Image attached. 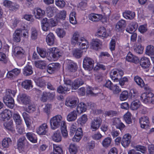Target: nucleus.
Instances as JSON below:
<instances>
[{
    "label": "nucleus",
    "instance_id": "f257e3e1",
    "mask_svg": "<svg viewBox=\"0 0 154 154\" xmlns=\"http://www.w3.org/2000/svg\"><path fill=\"white\" fill-rule=\"evenodd\" d=\"M64 81L65 85L63 86H59L57 88V91L59 93L65 94L70 90L71 87L72 90H76L84 84V81L80 79H76L72 82L69 79L64 78Z\"/></svg>",
    "mask_w": 154,
    "mask_h": 154
},
{
    "label": "nucleus",
    "instance_id": "f03ea898",
    "mask_svg": "<svg viewBox=\"0 0 154 154\" xmlns=\"http://www.w3.org/2000/svg\"><path fill=\"white\" fill-rule=\"evenodd\" d=\"M17 90L16 89H8L6 92L5 96L3 97V101L6 105L10 108H12L14 105V101L12 97H14Z\"/></svg>",
    "mask_w": 154,
    "mask_h": 154
},
{
    "label": "nucleus",
    "instance_id": "7ed1b4c3",
    "mask_svg": "<svg viewBox=\"0 0 154 154\" xmlns=\"http://www.w3.org/2000/svg\"><path fill=\"white\" fill-rule=\"evenodd\" d=\"M59 21L55 17L48 19L47 18H44L42 20V27L43 31H47L50 27H54L57 25Z\"/></svg>",
    "mask_w": 154,
    "mask_h": 154
},
{
    "label": "nucleus",
    "instance_id": "20e7f679",
    "mask_svg": "<svg viewBox=\"0 0 154 154\" xmlns=\"http://www.w3.org/2000/svg\"><path fill=\"white\" fill-rule=\"evenodd\" d=\"M62 116L60 115L55 116L51 118L50 121V128L52 130H55L58 128L61 125L62 126Z\"/></svg>",
    "mask_w": 154,
    "mask_h": 154
},
{
    "label": "nucleus",
    "instance_id": "39448f33",
    "mask_svg": "<svg viewBox=\"0 0 154 154\" xmlns=\"http://www.w3.org/2000/svg\"><path fill=\"white\" fill-rule=\"evenodd\" d=\"M141 97L144 103L154 104V94L151 92L144 93L141 95Z\"/></svg>",
    "mask_w": 154,
    "mask_h": 154
},
{
    "label": "nucleus",
    "instance_id": "423d86ee",
    "mask_svg": "<svg viewBox=\"0 0 154 154\" xmlns=\"http://www.w3.org/2000/svg\"><path fill=\"white\" fill-rule=\"evenodd\" d=\"M52 57L54 60H57L60 57L64 55V52L62 50L56 47H53L49 49Z\"/></svg>",
    "mask_w": 154,
    "mask_h": 154
},
{
    "label": "nucleus",
    "instance_id": "0eeeda50",
    "mask_svg": "<svg viewBox=\"0 0 154 154\" xmlns=\"http://www.w3.org/2000/svg\"><path fill=\"white\" fill-rule=\"evenodd\" d=\"M79 102V100L77 97L75 96H70L66 98L65 104L67 107L72 108L76 106Z\"/></svg>",
    "mask_w": 154,
    "mask_h": 154
},
{
    "label": "nucleus",
    "instance_id": "6e6552de",
    "mask_svg": "<svg viewBox=\"0 0 154 154\" xmlns=\"http://www.w3.org/2000/svg\"><path fill=\"white\" fill-rule=\"evenodd\" d=\"M94 64V61L92 58L86 57L83 60V67L85 70H90L93 68Z\"/></svg>",
    "mask_w": 154,
    "mask_h": 154
},
{
    "label": "nucleus",
    "instance_id": "1a4fd4ad",
    "mask_svg": "<svg viewBox=\"0 0 154 154\" xmlns=\"http://www.w3.org/2000/svg\"><path fill=\"white\" fill-rule=\"evenodd\" d=\"M124 75V72L121 69H114L111 71L110 73V77L114 81L117 82L118 78H121Z\"/></svg>",
    "mask_w": 154,
    "mask_h": 154
},
{
    "label": "nucleus",
    "instance_id": "9d476101",
    "mask_svg": "<svg viewBox=\"0 0 154 154\" xmlns=\"http://www.w3.org/2000/svg\"><path fill=\"white\" fill-rule=\"evenodd\" d=\"M102 122V120L99 117L95 118L91 121L90 123V129L93 131H95L100 126Z\"/></svg>",
    "mask_w": 154,
    "mask_h": 154
},
{
    "label": "nucleus",
    "instance_id": "9b49d317",
    "mask_svg": "<svg viewBox=\"0 0 154 154\" xmlns=\"http://www.w3.org/2000/svg\"><path fill=\"white\" fill-rule=\"evenodd\" d=\"M17 100L20 103L24 105L29 104L30 102V98L25 94H20L18 96Z\"/></svg>",
    "mask_w": 154,
    "mask_h": 154
},
{
    "label": "nucleus",
    "instance_id": "f8f14e48",
    "mask_svg": "<svg viewBox=\"0 0 154 154\" xmlns=\"http://www.w3.org/2000/svg\"><path fill=\"white\" fill-rule=\"evenodd\" d=\"M48 127L46 123L42 124L36 129V132L39 135H45L48 132Z\"/></svg>",
    "mask_w": 154,
    "mask_h": 154
},
{
    "label": "nucleus",
    "instance_id": "ddd939ff",
    "mask_svg": "<svg viewBox=\"0 0 154 154\" xmlns=\"http://www.w3.org/2000/svg\"><path fill=\"white\" fill-rule=\"evenodd\" d=\"M13 53L15 56L18 58L23 57L25 56V51L21 48L18 46L14 48L13 50Z\"/></svg>",
    "mask_w": 154,
    "mask_h": 154
},
{
    "label": "nucleus",
    "instance_id": "4468645a",
    "mask_svg": "<svg viewBox=\"0 0 154 154\" xmlns=\"http://www.w3.org/2000/svg\"><path fill=\"white\" fill-rule=\"evenodd\" d=\"M60 64L58 63H52L48 65L47 71L50 74L52 73L59 69Z\"/></svg>",
    "mask_w": 154,
    "mask_h": 154
},
{
    "label": "nucleus",
    "instance_id": "2eb2a0df",
    "mask_svg": "<svg viewBox=\"0 0 154 154\" xmlns=\"http://www.w3.org/2000/svg\"><path fill=\"white\" fill-rule=\"evenodd\" d=\"M140 123L141 128H146L149 124V120L148 117L146 116H143L139 119Z\"/></svg>",
    "mask_w": 154,
    "mask_h": 154
},
{
    "label": "nucleus",
    "instance_id": "dca6fc26",
    "mask_svg": "<svg viewBox=\"0 0 154 154\" xmlns=\"http://www.w3.org/2000/svg\"><path fill=\"white\" fill-rule=\"evenodd\" d=\"M83 135V133L82 128H78L72 139V140L74 142H79L82 139Z\"/></svg>",
    "mask_w": 154,
    "mask_h": 154
},
{
    "label": "nucleus",
    "instance_id": "f3484780",
    "mask_svg": "<svg viewBox=\"0 0 154 154\" xmlns=\"http://www.w3.org/2000/svg\"><path fill=\"white\" fill-rule=\"evenodd\" d=\"M131 136L129 134L124 135L121 142L122 146L125 148L128 147L131 142Z\"/></svg>",
    "mask_w": 154,
    "mask_h": 154
},
{
    "label": "nucleus",
    "instance_id": "a211bd4d",
    "mask_svg": "<svg viewBox=\"0 0 154 154\" xmlns=\"http://www.w3.org/2000/svg\"><path fill=\"white\" fill-rule=\"evenodd\" d=\"M150 64L149 59L146 57H143L140 59V65L143 68H148L150 66Z\"/></svg>",
    "mask_w": 154,
    "mask_h": 154
},
{
    "label": "nucleus",
    "instance_id": "6ab92c4d",
    "mask_svg": "<svg viewBox=\"0 0 154 154\" xmlns=\"http://www.w3.org/2000/svg\"><path fill=\"white\" fill-rule=\"evenodd\" d=\"M81 37L80 34L77 31L75 32L73 34L71 39V42L72 44L75 45H78L80 41Z\"/></svg>",
    "mask_w": 154,
    "mask_h": 154
},
{
    "label": "nucleus",
    "instance_id": "aec40b11",
    "mask_svg": "<svg viewBox=\"0 0 154 154\" xmlns=\"http://www.w3.org/2000/svg\"><path fill=\"white\" fill-rule=\"evenodd\" d=\"M113 125H115L117 128L119 129L122 131L125 127L124 124L120 121L119 118H114L112 121Z\"/></svg>",
    "mask_w": 154,
    "mask_h": 154
},
{
    "label": "nucleus",
    "instance_id": "412c9836",
    "mask_svg": "<svg viewBox=\"0 0 154 154\" xmlns=\"http://www.w3.org/2000/svg\"><path fill=\"white\" fill-rule=\"evenodd\" d=\"M95 35L96 36L100 38H106L108 35L106 32V29L104 27L98 29Z\"/></svg>",
    "mask_w": 154,
    "mask_h": 154
},
{
    "label": "nucleus",
    "instance_id": "4be33fe9",
    "mask_svg": "<svg viewBox=\"0 0 154 154\" xmlns=\"http://www.w3.org/2000/svg\"><path fill=\"white\" fill-rule=\"evenodd\" d=\"M80 41L78 45L81 49H87L89 47V42L84 37H81Z\"/></svg>",
    "mask_w": 154,
    "mask_h": 154
},
{
    "label": "nucleus",
    "instance_id": "5701e85b",
    "mask_svg": "<svg viewBox=\"0 0 154 154\" xmlns=\"http://www.w3.org/2000/svg\"><path fill=\"white\" fill-rule=\"evenodd\" d=\"M34 12L35 17L38 19H41L45 14V11L40 8H35Z\"/></svg>",
    "mask_w": 154,
    "mask_h": 154
},
{
    "label": "nucleus",
    "instance_id": "b1692460",
    "mask_svg": "<svg viewBox=\"0 0 154 154\" xmlns=\"http://www.w3.org/2000/svg\"><path fill=\"white\" fill-rule=\"evenodd\" d=\"M23 32V29H17L15 31L13 35V39L14 42H18L21 39L20 33Z\"/></svg>",
    "mask_w": 154,
    "mask_h": 154
},
{
    "label": "nucleus",
    "instance_id": "393cba45",
    "mask_svg": "<svg viewBox=\"0 0 154 154\" xmlns=\"http://www.w3.org/2000/svg\"><path fill=\"white\" fill-rule=\"evenodd\" d=\"M126 24L125 20H121L116 23L115 27L116 30L118 32L122 31L125 27Z\"/></svg>",
    "mask_w": 154,
    "mask_h": 154
},
{
    "label": "nucleus",
    "instance_id": "a878e982",
    "mask_svg": "<svg viewBox=\"0 0 154 154\" xmlns=\"http://www.w3.org/2000/svg\"><path fill=\"white\" fill-rule=\"evenodd\" d=\"M126 60L129 62H132L135 63L139 61L138 57L133 55L131 52H129L126 57Z\"/></svg>",
    "mask_w": 154,
    "mask_h": 154
},
{
    "label": "nucleus",
    "instance_id": "bb28decb",
    "mask_svg": "<svg viewBox=\"0 0 154 154\" xmlns=\"http://www.w3.org/2000/svg\"><path fill=\"white\" fill-rule=\"evenodd\" d=\"M138 27V24L137 23L132 22L126 28V31L129 33H132L137 29Z\"/></svg>",
    "mask_w": 154,
    "mask_h": 154
},
{
    "label": "nucleus",
    "instance_id": "cd10ccee",
    "mask_svg": "<svg viewBox=\"0 0 154 154\" xmlns=\"http://www.w3.org/2000/svg\"><path fill=\"white\" fill-rule=\"evenodd\" d=\"M102 17V15L94 13H91L88 16L89 20L94 22L99 21L101 19Z\"/></svg>",
    "mask_w": 154,
    "mask_h": 154
},
{
    "label": "nucleus",
    "instance_id": "c85d7f7f",
    "mask_svg": "<svg viewBox=\"0 0 154 154\" xmlns=\"http://www.w3.org/2000/svg\"><path fill=\"white\" fill-rule=\"evenodd\" d=\"M13 118L15 122L16 125H20L23 124L22 119L18 112H15L14 113Z\"/></svg>",
    "mask_w": 154,
    "mask_h": 154
},
{
    "label": "nucleus",
    "instance_id": "c756f323",
    "mask_svg": "<svg viewBox=\"0 0 154 154\" xmlns=\"http://www.w3.org/2000/svg\"><path fill=\"white\" fill-rule=\"evenodd\" d=\"M55 37L52 32L49 33L46 36V41L48 45H52L54 43Z\"/></svg>",
    "mask_w": 154,
    "mask_h": 154
},
{
    "label": "nucleus",
    "instance_id": "7c9ffc66",
    "mask_svg": "<svg viewBox=\"0 0 154 154\" xmlns=\"http://www.w3.org/2000/svg\"><path fill=\"white\" fill-rule=\"evenodd\" d=\"M88 120V117L87 115L84 114L80 116L78 119L77 122L78 124L81 126L85 125L87 122Z\"/></svg>",
    "mask_w": 154,
    "mask_h": 154
},
{
    "label": "nucleus",
    "instance_id": "2f4dec72",
    "mask_svg": "<svg viewBox=\"0 0 154 154\" xmlns=\"http://www.w3.org/2000/svg\"><path fill=\"white\" fill-rule=\"evenodd\" d=\"M77 112L75 110L70 112L67 116V121L69 122L75 121L77 117Z\"/></svg>",
    "mask_w": 154,
    "mask_h": 154
},
{
    "label": "nucleus",
    "instance_id": "473e14b6",
    "mask_svg": "<svg viewBox=\"0 0 154 154\" xmlns=\"http://www.w3.org/2000/svg\"><path fill=\"white\" fill-rule=\"evenodd\" d=\"M87 108V105L84 103L81 102L78 104L76 107V112L78 113H82L86 111Z\"/></svg>",
    "mask_w": 154,
    "mask_h": 154
},
{
    "label": "nucleus",
    "instance_id": "72a5a7b5",
    "mask_svg": "<svg viewBox=\"0 0 154 154\" xmlns=\"http://www.w3.org/2000/svg\"><path fill=\"white\" fill-rule=\"evenodd\" d=\"M26 136L27 139L32 143H35L37 142V138L36 136L32 132L26 133Z\"/></svg>",
    "mask_w": 154,
    "mask_h": 154
},
{
    "label": "nucleus",
    "instance_id": "f704fd0d",
    "mask_svg": "<svg viewBox=\"0 0 154 154\" xmlns=\"http://www.w3.org/2000/svg\"><path fill=\"white\" fill-rule=\"evenodd\" d=\"M66 11L62 10L60 11L59 13H57L55 16V17L57 18L59 21L60 20H64L66 19Z\"/></svg>",
    "mask_w": 154,
    "mask_h": 154
},
{
    "label": "nucleus",
    "instance_id": "c9c22d12",
    "mask_svg": "<svg viewBox=\"0 0 154 154\" xmlns=\"http://www.w3.org/2000/svg\"><path fill=\"white\" fill-rule=\"evenodd\" d=\"M56 9L55 8L51 6L48 7L45 11L47 17H53L56 12Z\"/></svg>",
    "mask_w": 154,
    "mask_h": 154
},
{
    "label": "nucleus",
    "instance_id": "e433bc0d",
    "mask_svg": "<svg viewBox=\"0 0 154 154\" xmlns=\"http://www.w3.org/2000/svg\"><path fill=\"white\" fill-rule=\"evenodd\" d=\"M53 141L56 142H59L62 140V137L59 131L55 132L52 136Z\"/></svg>",
    "mask_w": 154,
    "mask_h": 154
},
{
    "label": "nucleus",
    "instance_id": "4c0bfd02",
    "mask_svg": "<svg viewBox=\"0 0 154 154\" xmlns=\"http://www.w3.org/2000/svg\"><path fill=\"white\" fill-rule=\"evenodd\" d=\"M33 72L32 68L31 66L27 65L23 69V74L25 76H29Z\"/></svg>",
    "mask_w": 154,
    "mask_h": 154
},
{
    "label": "nucleus",
    "instance_id": "58836bf2",
    "mask_svg": "<svg viewBox=\"0 0 154 154\" xmlns=\"http://www.w3.org/2000/svg\"><path fill=\"white\" fill-rule=\"evenodd\" d=\"M53 147L54 154H63V149L60 145L53 144Z\"/></svg>",
    "mask_w": 154,
    "mask_h": 154
},
{
    "label": "nucleus",
    "instance_id": "ea45409f",
    "mask_svg": "<svg viewBox=\"0 0 154 154\" xmlns=\"http://www.w3.org/2000/svg\"><path fill=\"white\" fill-rule=\"evenodd\" d=\"M123 15L126 19L131 20L134 17L135 13L133 12L127 11L123 13Z\"/></svg>",
    "mask_w": 154,
    "mask_h": 154
},
{
    "label": "nucleus",
    "instance_id": "a19ab883",
    "mask_svg": "<svg viewBox=\"0 0 154 154\" xmlns=\"http://www.w3.org/2000/svg\"><path fill=\"white\" fill-rule=\"evenodd\" d=\"M22 86L25 89L29 90L32 88V81L30 80H26L24 81L22 83Z\"/></svg>",
    "mask_w": 154,
    "mask_h": 154
},
{
    "label": "nucleus",
    "instance_id": "79ce46f5",
    "mask_svg": "<svg viewBox=\"0 0 154 154\" xmlns=\"http://www.w3.org/2000/svg\"><path fill=\"white\" fill-rule=\"evenodd\" d=\"M12 112L10 110L5 109L2 112L1 116L2 119H8L12 116Z\"/></svg>",
    "mask_w": 154,
    "mask_h": 154
},
{
    "label": "nucleus",
    "instance_id": "37998d69",
    "mask_svg": "<svg viewBox=\"0 0 154 154\" xmlns=\"http://www.w3.org/2000/svg\"><path fill=\"white\" fill-rule=\"evenodd\" d=\"M101 42L100 40L97 39H93L91 43L93 49L97 50L99 48L100 45H101Z\"/></svg>",
    "mask_w": 154,
    "mask_h": 154
},
{
    "label": "nucleus",
    "instance_id": "c03bdc74",
    "mask_svg": "<svg viewBox=\"0 0 154 154\" xmlns=\"http://www.w3.org/2000/svg\"><path fill=\"white\" fill-rule=\"evenodd\" d=\"M12 143L11 139L9 137H5L2 142V145L3 148L8 147Z\"/></svg>",
    "mask_w": 154,
    "mask_h": 154
},
{
    "label": "nucleus",
    "instance_id": "a18cd8bd",
    "mask_svg": "<svg viewBox=\"0 0 154 154\" xmlns=\"http://www.w3.org/2000/svg\"><path fill=\"white\" fill-rule=\"evenodd\" d=\"M140 106V103L139 100H136L131 103L130 108L132 110H135L139 108Z\"/></svg>",
    "mask_w": 154,
    "mask_h": 154
},
{
    "label": "nucleus",
    "instance_id": "49530a36",
    "mask_svg": "<svg viewBox=\"0 0 154 154\" xmlns=\"http://www.w3.org/2000/svg\"><path fill=\"white\" fill-rule=\"evenodd\" d=\"M35 82L38 86L41 88H44L46 86V82L45 80L41 78L35 79Z\"/></svg>",
    "mask_w": 154,
    "mask_h": 154
},
{
    "label": "nucleus",
    "instance_id": "de8ad7c7",
    "mask_svg": "<svg viewBox=\"0 0 154 154\" xmlns=\"http://www.w3.org/2000/svg\"><path fill=\"white\" fill-rule=\"evenodd\" d=\"M61 131L62 135L64 137H66L68 136V132L66 129V122L65 121L62 122Z\"/></svg>",
    "mask_w": 154,
    "mask_h": 154
},
{
    "label": "nucleus",
    "instance_id": "09e8293b",
    "mask_svg": "<svg viewBox=\"0 0 154 154\" xmlns=\"http://www.w3.org/2000/svg\"><path fill=\"white\" fill-rule=\"evenodd\" d=\"M83 52L80 49L77 48L74 49L72 51L73 55L77 58H79L82 55Z\"/></svg>",
    "mask_w": 154,
    "mask_h": 154
},
{
    "label": "nucleus",
    "instance_id": "8fccbe9b",
    "mask_svg": "<svg viewBox=\"0 0 154 154\" xmlns=\"http://www.w3.org/2000/svg\"><path fill=\"white\" fill-rule=\"evenodd\" d=\"M76 13L75 11L71 12L69 14V20L71 23L75 25L77 23L75 18Z\"/></svg>",
    "mask_w": 154,
    "mask_h": 154
},
{
    "label": "nucleus",
    "instance_id": "3c124183",
    "mask_svg": "<svg viewBox=\"0 0 154 154\" xmlns=\"http://www.w3.org/2000/svg\"><path fill=\"white\" fill-rule=\"evenodd\" d=\"M129 78V77L125 76L119 80V84L122 88L125 87V85L128 82Z\"/></svg>",
    "mask_w": 154,
    "mask_h": 154
},
{
    "label": "nucleus",
    "instance_id": "603ef678",
    "mask_svg": "<svg viewBox=\"0 0 154 154\" xmlns=\"http://www.w3.org/2000/svg\"><path fill=\"white\" fill-rule=\"evenodd\" d=\"M134 80L136 83L141 87L144 86V83L143 79L138 76H136L134 77Z\"/></svg>",
    "mask_w": 154,
    "mask_h": 154
},
{
    "label": "nucleus",
    "instance_id": "864d4df0",
    "mask_svg": "<svg viewBox=\"0 0 154 154\" xmlns=\"http://www.w3.org/2000/svg\"><path fill=\"white\" fill-rule=\"evenodd\" d=\"M77 146L75 144H71L69 145V151L71 154H76L78 151Z\"/></svg>",
    "mask_w": 154,
    "mask_h": 154
},
{
    "label": "nucleus",
    "instance_id": "5fc2aeb1",
    "mask_svg": "<svg viewBox=\"0 0 154 154\" xmlns=\"http://www.w3.org/2000/svg\"><path fill=\"white\" fill-rule=\"evenodd\" d=\"M112 138L109 137H107L104 139L102 141V145L105 147L109 146L111 143Z\"/></svg>",
    "mask_w": 154,
    "mask_h": 154
},
{
    "label": "nucleus",
    "instance_id": "6e6d98bb",
    "mask_svg": "<svg viewBox=\"0 0 154 154\" xmlns=\"http://www.w3.org/2000/svg\"><path fill=\"white\" fill-rule=\"evenodd\" d=\"M131 116V113L129 112H128L124 116V119L126 123L128 124H130L132 122Z\"/></svg>",
    "mask_w": 154,
    "mask_h": 154
},
{
    "label": "nucleus",
    "instance_id": "4d7b16f0",
    "mask_svg": "<svg viewBox=\"0 0 154 154\" xmlns=\"http://www.w3.org/2000/svg\"><path fill=\"white\" fill-rule=\"evenodd\" d=\"M134 47V50L136 53L138 54L142 53L143 48L139 43L137 44Z\"/></svg>",
    "mask_w": 154,
    "mask_h": 154
},
{
    "label": "nucleus",
    "instance_id": "13d9d810",
    "mask_svg": "<svg viewBox=\"0 0 154 154\" xmlns=\"http://www.w3.org/2000/svg\"><path fill=\"white\" fill-rule=\"evenodd\" d=\"M35 65L37 68L42 69L43 67H45L46 65V63L44 61L38 60L35 62Z\"/></svg>",
    "mask_w": 154,
    "mask_h": 154
},
{
    "label": "nucleus",
    "instance_id": "bf43d9fd",
    "mask_svg": "<svg viewBox=\"0 0 154 154\" xmlns=\"http://www.w3.org/2000/svg\"><path fill=\"white\" fill-rule=\"evenodd\" d=\"M0 61L5 63H8L9 62V60L6 55L2 52H0Z\"/></svg>",
    "mask_w": 154,
    "mask_h": 154
},
{
    "label": "nucleus",
    "instance_id": "052dcab7",
    "mask_svg": "<svg viewBox=\"0 0 154 154\" xmlns=\"http://www.w3.org/2000/svg\"><path fill=\"white\" fill-rule=\"evenodd\" d=\"M56 32L57 35L60 38H63L66 35L65 31L63 29L58 28L56 30Z\"/></svg>",
    "mask_w": 154,
    "mask_h": 154
},
{
    "label": "nucleus",
    "instance_id": "680f3d73",
    "mask_svg": "<svg viewBox=\"0 0 154 154\" xmlns=\"http://www.w3.org/2000/svg\"><path fill=\"white\" fill-rule=\"evenodd\" d=\"M4 126L6 129L11 130L13 128V121L12 120H10L8 122H6L4 123Z\"/></svg>",
    "mask_w": 154,
    "mask_h": 154
},
{
    "label": "nucleus",
    "instance_id": "e2e57ef3",
    "mask_svg": "<svg viewBox=\"0 0 154 154\" xmlns=\"http://www.w3.org/2000/svg\"><path fill=\"white\" fill-rule=\"evenodd\" d=\"M77 124L76 123H73L71 125L70 129L69 135L71 136H73L74 133H76L77 129Z\"/></svg>",
    "mask_w": 154,
    "mask_h": 154
},
{
    "label": "nucleus",
    "instance_id": "0e129e2a",
    "mask_svg": "<svg viewBox=\"0 0 154 154\" xmlns=\"http://www.w3.org/2000/svg\"><path fill=\"white\" fill-rule=\"evenodd\" d=\"M146 54L149 56H150L154 53V47L151 45H149L147 46L146 51Z\"/></svg>",
    "mask_w": 154,
    "mask_h": 154
},
{
    "label": "nucleus",
    "instance_id": "69168bd1",
    "mask_svg": "<svg viewBox=\"0 0 154 154\" xmlns=\"http://www.w3.org/2000/svg\"><path fill=\"white\" fill-rule=\"evenodd\" d=\"M36 109V107L33 104H29L27 108L25 109V110L27 112L31 113L34 112Z\"/></svg>",
    "mask_w": 154,
    "mask_h": 154
},
{
    "label": "nucleus",
    "instance_id": "338daca9",
    "mask_svg": "<svg viewBox=\"0 0 154 154\" xmlns=\"http://www.w3.org/2000/svg\"><path fill=\"white\" fill-rule=\"evenodd\" d=\"M128 92L126 91H122L120 94L119 98L121 101L126 100L128 97Z\"/></svg>",
    "mask_w": 154,
    "mask_h": 154
},
{
    "label": "nucleus",
    "instance_id": "774afa93",
    "mask_svg": "<svg viewBox=\"0 0 154 154\" xmlns=\"http://www.w3.org/2000/svg\"><path fill=\"white\" fill-rule=\"evenodd\" d=\"M37 50L38 53L41 57L44 58L46 57V52L45 49L37 47Z\"/></svg>",
    "mask_w": 154,
    "mask_h": 154
}]
</instances>
